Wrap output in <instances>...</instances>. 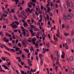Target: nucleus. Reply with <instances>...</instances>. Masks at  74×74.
I'll return each mask as SVG.
<instances>
[{
	"instance_id": "1",
	"label": "nucleus",
	"mask_w": 74,
	"mask_h": 74,
	"mask_svg": "<svg viewBox=\"0 0 74 74\" xmlns=\"http://www.w3.org/2000/svg\"><path fill=\"white\" fill-rule=\"evenodd\" d=\"M2 45L4 47L5 49H7V50L9 51H10V52H11V51H13V52H16L15 49H9L8 48V47H7V46H6L5 45Z\"/></svg>"
},
{
	"instance_id": "2",
	"label": "nucleus",
	"mask_w": 74,
	"mask_h": 74,
	"mask_svg": "<svg viewBox=\"0 0 74 74\" xmlns=\"http://www.w3.org/2000/svg\"><path fill=\"white\" fill-rule=\"evenodd\" d=\"M32 5H33V7H35V6H36L35 3H32V2H30L28 3V7H29V8H31L32 6Z\"/></svg>"
},
{
	"instance_id": "3",
	"label": "nucleus",
	"mask_w": 74,
	"mask_h": 74,
	"mask_svg": "<svg viewBox=\"0 0 74 74\" xmlns=\"http://www.w3.org/2000/svg\"><path fill=\"white\" fill-rule=\"evenodd\" d=\"M73 14L72 13H71L69 14L67 16L66 18L68 19H71L73 17Z\"/></svg>"
},
{
	"instance_id": "4",
	"label": "nucleus",
	"mask_w": 74,
	"mask_h": 74,
	"mask_svg": "<svg viewBox=\"0 0 74 74\" xmlns=\"http://www.w3.org/2000/svg\"><path fill=\"white\" fill-rule=\"evenodd\" d=\"M23 15L24 16H25L26 15V12H25L24 11H23L20 14V15L21 16V17H22L23 18Z\"/></svg>"
},
{
	"instance_id": "5",
	"label": "nucleus",
	"mask_w": 74,
	"mask_h": 74,
	"mask_svg": "<svg viewBox=\"0 0 74 74\" xmlns=\"http://www.w3.org/2000/svg\"><path fill=\"white\" fill-rule=\"evenodd\" d=\"M39 17L40 18V19L38 20V22H42V16L41 14L40 15Z\"/></svg>"
},
{
	"instance_id": "6",
	"label": "nucleus",
	"mask_w": 74,
	"mask_h": 74,
	"mask_svg": "<svg viewBox=\"0 0 74 74\" xmlns=\"http://www.w3.org/2000/svg\"><path fill=\"white\" fill-rule=\"evenodd\" d=\"M67 42L68 44H71V40L69 38H68L67 39Z\"/></svg>"
},
{
	"instance_id": "7",
	"label": "nucleus",
	"mask_w": 74,
	"mask_h": 74,
	"mask_svg": "<svg viewBox=\"0 0 74 74\" xmlns=\"http://www.w3.org/2000/svg\"><path fill=\"white\" fill-rule=\"evenodd\" d=\"M53 37L54 39L56 42H58V38H56L55 36V35H53Z\"/></svg>"
},
{
	"instance_id": "8",
	"label": "nucleus",
	"mask_w": 74,
	"mask_h": 74,
	"mask_svg": "<svg viewBox=\"0 0 74 74\" xmlns=\"http://www.w3.org/2000/svg\"><path fill=\"white\" fill-rule=\"evenodd\" d=\"M66 4L67 7H70V2L69 1L67 0L66 1Z\"/></svg>"
},
{
	"instance_id": "9",
	"label": "nucleus",
	"mask_w": 74,
	"mask_h": 74,
	"mask_svg": "<svg viewBox=\"0 0 74 74\" xmlns=\"http://www.w3.org/2000/svg\"><path fill=\"white\" fill-rule=\"evenodd\" d=\"M49 16H48V15H47V17H45V21L46 22H47V19L48 21H49Z\"/></svg>"
},
{
	"instance_id": "10",
	"label": "nucleus",
	"mask_w": 74,
	"mask_h": 74,
	"mask_svg": "<svg viewBox=\"0 0 74 74\" xmlns=\"http://www.w3.org/2000/svg\"><path fill=\"white\" fill-rule=\"evenodd\" d=\"M48 4L46 5V7L49 8V6H50V2L49 1H47Z\"/></svg>"
},
{
	"instance_id": "11",
	"label": "nucleus",
	"mask_w": 74,
	"mask_h": 74,
	"mask_svg": "<svg viewBox=\"0 0 74 74\" xmlns=\"http://www.w3.org/2000/svg\"><path fill=\"white\" fill-rule=\"evenodd\" d=\"M65 47L66 49H69V46H68L67 43H65Z\"/></svg>"
},
{
	"instance_id": "12",
	"label": "nucleus",
	"mask_w": 74,
	"mask_h": 74,
	"mask_svg": "<svg viewBox=\"0 0 74 74\" xmlns=\"http://www.w3.org/2000/svg\"><path fill=\"white\" fill-rule=\"evenodd\" d=\"M23 25L25 27H28V25L27 24V23H24Z\"/></svg>"
},
{
	"instance_id": "13",
	"label": "nucleus",
	"mask_w": 74,
	"mask_h": 74,
	"mask_svg": "<svg viewBox=\"0 0 74 74\" xmlns=\"http://www.w3.org/2000/svg\"><path fill=\"white\" fill-rule=\"evenodd\" d=\"M39 58H40V60H41L42 59V55L41 54H39Z\"/></svg>"
},
{
	"instance_id": "14",
	"label": "nucleus",
	"mask_w": 74,
	"mask_h": 74,
	"mask_svg": "<svg viewBox=\"0 0 74 74\" xmlns=\"http://www.w3.org/2000/svg\"><path fill=\"white\" fill-rule=\"evenodd\" d=\"M63 18L65 21H66V14H64Z\"/></svg>"
},
{
	"instance_id": "15",
	"label": "nucleus",
	"mask_w": 74,
	"mask_h": 74,
	"mask_svg": "<svg viewBox=\"0 0 74 74\" xmlns=\"http://www.w3.org/2000/svg\"><path fill=\"white\" fill-rule=\"evenodd\" d=\"M71 8H74V6H73V2H71Z\"/></svg>"
},
{
	"instance_id": "16",
	"label": "nucleus",
	"mask_w": 74,
	"mask_h": 74,
	"mask_svg": "<svg viewBox=\"0 0 74 74\" xmlns=\"http://www.w3.org/2000/svg\"><path fill=\"white\" fill-rule=\"evenodd\" d=\"M69 59H70L71 61V62H73V56H70L69 57Z\"/></svg>"
},
{
	"instance_id": "17",
	"label": "nucleus",
	"mask_w": 74,
	"mask_h": 74,
	"mask_svg": "<svg viewBox=\"0 0 74 74\" xmlns=\"http://www.w3.org/2000/svg\"><path fill=\"white\" fill-rule=\"evenodd\" d=\"M44 60L41 59L40 60V64L41 65H42L44 63Z\"/></svg>"
},
{
	"instance_id": "18",
	"label": "nucleus",
	"mask_w": 74,
	"mask_h": 74,
	"mask_svg": "<svg viewBox=\"0 0 74 74\" xmlns=\"http://www.w3.org/2000/svg\"><path fill=\"white\" fill-rule=\"evenodd\" d=\"M17 26H16V24H14L13 26L12 27V29H15V28H17Z\"/></svg>"
},
{
	"instance_id": "19",
	"label": "nucleus",
	"mask_w": 74,
	"mask_h": 74,
	"mask_svg": "<svg viewBox=\"0 0 74 74\" xmlns=\"http://www.w3.org/2000/svg\"><path fill=\"white\" fill-rule=\"evenodd\" d=\"M2 69V67H1V65H0V71L1 72H2V71H3V72H5V71L3 70H1Z\"/></svg>"
},
{
	"instance_id": "20",
	"label": "nucleus",
	"mask_w": 74,
	"mask_h": 74,
	"mask_svg": "<svg viewBox=\"0 0 74 74\" xmlns=\"http://www.w3.org/2000/svg\"><path fill=\"white\" fill-rule=\"evenodd\" d=\"M3 66L4 67L5 69H6V70H7V69H8V70H9V69H8V68L7 67V66H5V65H3Z\"/></svg>"
},
{
	"instance_id": "21",
	"label": "nucleus",
	"mask_w": 74,
	"mask_h": 74,
	"mask_svg": "<svg viewBox=\"0 0 74 74\" xmlns=\"http://www.w3.org/2000/svg\"><path fill=\"white\" fill-rule=\"evenodd\" d=\"M38 31V29L37 28V27H35L34 28V32H37V31Z\"/></svg>"
},
{
	"instance_id": "22",
	"label": "nucleus",
	"mask_w": 74,
	"mask_h": 74,
	"mask_svg": "<svg viewBox=\"0 0 74 74\" xmlns=\"http://www.w3.org/2000/svg\"><path fill=\"white\" fill-rule=\"evenodd\" d=\"M55 53H56V55L57 56H59V53H58V51L57 50H56L55 51Z\"/></svg>"
},
{
	"instance_id": "23",
	"label": "nucleus",
	"mask_w": 74,
	"mask_h": 74,
	"mask_svg": "<svg viewBox=\"0 0 74 74\" xmlns=\"http://www.w3.org/2000/svg\"><path fill=\"white\" fill-rule=\"evenodd\" d=\"M0 35H1V37H3L4 36V35L3 33V32H0Z\"/></svg>"
},
{
	"instance_id": "24",
	"label": "nucleus",
	"mask_w": 74,
	"mask_h": 74,
	"mask_svg": "<svg viewBox=\"0 0 74 74\" xmlns=\"http://www.w3.org/2000/svg\"><path fill=\"white\" fill-rule=\"evenodd\" d=\"M27 61H28V64L30 63H32V61L31 60L29 59H28L27 60Z\"/></svg>"
},
{
	"instance_id": "25",
	"label": "nucleus",
	"mask_w": 74,
	"mask_h": 74,
	"mask_svg": "<svg viewBox=\"0 0 74 74\" xmlns=\"http://www.w3.org/2000/svg\"><path fill=\"white\" fill-rule=\"evenodd\" d=\"M32 42H34L36 41V38L34 37L32 38Z\"/></svg>"
},
{
	"instance_id": "26",
	"label": "nucleus",
	"mask_w": 74,
	"mask_h": 74,
	"mask_svg": "<svg viewBox=\"0 0 74 74\" xmlns=\"http://www.w3.org/2000/svg\"><path fill=\"white\" fill-rule=\"evenodd\" d=\"M64 35L65 36H68L70 35V34L67 33H64Z\"/></svg>"
},
{
	"instance_id": "27",
	"label": "nucleus",
	"mask_w": 74,
	"mask_h": 74,
	"mask_svg": "<svg viewBox=\"0 0 74 74\" xmlns=\"http://www.w3.org/2000/svg\"><path fill=\"white\" fill-rule=\"evenodd\" d=\"M51 10V8L50 7L48 8L47 9V11L48 12H50Z\"/></svg>"
},
{
	"instance_id": "28",
	"label": "nucleus",
	"mask_w": 74,
	"mask_h": 74,
	"mask_svg": "<svg viewBox=\"0 0 74 74\" xmlns=\"http://www.w3.org/2000/svg\"><path fill=\"white\" fill-rule=\"evenodd\" d=\"M22 51H20V53H16L17 55H20L21 54H22Z\"/></svg>"
},
{
	"instance_id": "29",
	"label": "nucleus",
	"mask_w": 74,
	"mask_h": 74,
	"mask_svg": "<svg viewBox=\"0 0 74 74\" xmlns=\"http://www.w3.org/2000/svg\"><path fill=\"white\" fill-rule=\"evenodd\" d=\"M28 65L29 67H31L32 66H33V64H32L31 63H29L28 64Z\"/></svg>"
},
{
	"instance_id": "30",
	"label": "nucleus",
	"mask_w": 74,
	"mask_h": 74,
	"mask_svg": "<svg viewBox=\"0 0 74 74\" xmlns=\"http://www.w3.org/2000/svg\"><path fill=\"white\" fill-rule=\"evenodd\" d=\"M15 1L16 2V5H17L18 4V3L19 2V0H15Z\"/></svg>"
},
{
	"instance_id": "31",
	"label": "nucleus",
	"mask_w": 74,
	"mask_h": 74,
	"mask_svg": "<svg viewBox=\"0 0 74 74\" xmlns=\"http://www.w3.org/2000/svg\"><path fill=\"white\" fill-rule=\"evenodd\" d=\"M55 69L56 70V71L57 72L58 71V66H56L55 67Z\"/></svg>"
},
{
	"instance_id": "32",
	"label": "nucleus",
	"mask_w": 74,
	"mask_h": 74,
	"mask_svg": "<svg viewBox=\"0 0 74 74\" xmlns=\"http://www.w3.org/2000/svg\"><path fill=\"white\" fill-rule=\"evenodd\" d=\"M23 46L24 47H26V44H25V42H23Z\"/></svg>"
},
{
	"instance_id": "33",
	"label": "nucleus",
	"mask_w": 74,
	"mask_h": 74,
	"mask_svg": "<svg viewBox=\"0 0 74 74\" xmlns=\"http://www.w3.org/2000/svg\"><path fill=\"white\" fill-rule=\"evenodd\" d=\"M57 56V61H58L59 60V59H60L59 56V55Z\"/></svg>"
},
{
	"instance_id": "34",
	"label": "nucleus",
	"mask_w": 74,
	"mask_h": 74,
	"mask_svg": "<svg viewBox=\"0 0 74 74\" xmlns=\"http://www.w3.org/2000/svg\"><path fill=\"white\" fill-rule=\"evenodd\" d=\"M74 35V31L73 30H72L71 32V36H73Z\"/></svg>"
},
{
	"instance_id": "35",
	"label": "nucleus",
	"mask_w": 74,
	"mask_h": 74,
	"mask_svg": "<svg viewBox=\"0 0 74 74\" xmlns=\"http://www.w3.org/2000/svg\"><path fill=\"white\" fill-rule=\"evenodd\" d=\"M47 48H49L50 46H49V43H48L47 44Z\"/></svg>"
},
{
	"instance_id": "36",
	"label": "nucleus",
	"mask_w": 74,
	"mask_h": 74,
	"mask_svg": "<svg viewBox=\"0 0 74 74\" xmlns=\"http://www.w3.org/2000/svg\"><path fill=\"white\" fill-rule=\"evenodd\" d=\"M1 59L2 60H4V61H5L6 60V58L4 57H2L1 58Z\"/></svg>"
},
{
	"instance_id": "37",
	"label": "nucleus",
	"mask_w": 74,
	"mask_h": 74,
	"mask_svg": "<svg viewBox=\"0 0 74 74\" xmlns=\"http://www.w3.org/2000/svg\"><path fill=\"white\" fill-rule=\"evenodd\" d=\"M36 27L35 26H34L33 25H32L31 26V27L32 29H33V28H34Z\"/></svg>"
},
{
	"instance_id": "38",
	"label": "nucleus",
	"mask_w": 74,
	"mask_h": 74,
	"mask_svg": "<svg viewBox=\"0 0 74 74\" xmlns=\"http://www.w3.org/2000/svg\"><path fill=\"white\" fill-rule=\"evenodd\" d=\"M15 23L16 24H17V25H19V23L18 21H15Z\"/></svg>"
},
{
	"instance_id": "39",
	"label": "nucleus",
	"mask_w": 74,
	"mask_h": 74,
	"mask_svg": "<svg viewBox=\"0 0 74 74\" xmlns=\"http://www.w3.org/2000/svg\"><path fill=\"white\" fill-rule=\"evenodd\" d=\"M64 27H65V26H64V25L63 24H62V29H64Z\"/></svg>"
},
{
	"instance_id": "40",
	"label": "nucleus",
	"mask_w": 74,
	"mask_h": 74,
	"mask_svg": "<svg viewBox=\"0 0 74 74\" xmlns=\"http://www.w3.org/2000/svg\"><path fill=\"white\" fill-rule=\"evenodd\" d=\"M31 72H33V69H31V70L29 72V74H32V73Z\"/></svg>"
},
{
	"instance_id": "41",
	"label": "nucleus",
	"mask_w": 74,
	"mask_h": 74,
	"mask_svg": "<svg viewBox=\"0 0 74 74\" xmlns=\"http://www.w3.org/2000/svg\"><path fill=\"white\" fill-rule=\"evenodd\" d=\"M18 47H21L22 45H21V43H19L18 44Z\"/></svg>"
},
{
	"instance_id": "42",
	"label": "nucleus",
	"mask_w": 74,
	"mask_h": 74,
	"mask_svg": "<svg viewBox=\"0 0 74 74\" xmlns=\"http://www.w3.org/2000/svg\"><path fill=\"white\" fill-rule=\"evenodd\" d=\"M14 25V22L10 24V26L12 27Z\"/></svg>"
},
{
	"instance_id": "43",
	"label": "nucleus",
	"mask_w": 74,
	"mask_h": 74,
	"mask_svg": "<svg viewBox=\"0 0 74 74\" xmlns=\"http://www.w3.org/2000/svg\"><path fill=\"white\" fill-rule=\"evenodd\" d=\"M15 49L16 51H19V50H20V48H16Z\"/></svg>"
},
{
	"instance_id": "44",
	"label": "nucleus",
	"mask_w": 74,
	"mask_h": 74,
	"mask_svg": "<svg viewBox=\"0 0 74 74\" xmlns=\"http://www.w3.org/2000/svg\"><path fill=\"white\" fill-rule=\"evenodd\" d=\"M29 32H30V33H31V34L33 33V30L32 29H30Z\"/></svg>"
},
{
	"instance_id": "45",
	"label": "nucleus",
	"mask_w": 74,
	"mask_h": 74,
	"mask_svg": "<svg viewBox=\"0 0 74 74\" xmlns=\"http://www.w3.org/2000/svg\"><path fill=\"white\" fill-rule=\"evenodd\" d=\"M26 37H29V33H27V34H26Z\"/></svg>"
},
{
	"instance_id": "46",
	"label": "nucleus",
	"mask_w": 74,
	"mask_h": 74,
	"mask_svg": "<svg viewBox=\"0 0 74 74\" xmlns=\"http://www.w3.org/2000/svg\"><path fill=\"white\" fill-rule=\"evenodd\" d=\"M3 40L4 41H5V40H7V38L6 37H4L3 39Z\"/></svg>"
},
{
	"instance_id": "47",
	"label": "nucleus",
	"mask_w": 74,
	"mask_h": 74,
	"mask_svg": "<svg viewBox=\"0 0 74 74\" xmlns=\"http://www.w3.org/2000/svg\"><path fill=\"white\" fill-rule=\"evenodd\" d=\"M21 73L22 74H25V72L23 71H21Z\"/></svg>"
},
{
	"instance_id": "48",
	"label": "nucleus",
	"mask_w": 74,
	"mask_h": 74,
	"mask_svg": "<svg viewBox=\"0 0 74 74\" xmlns=\"http://www.w3.org/2000/svg\"><path fill=\"white\" fill-rule=\"evenodd\" d=\"M65 56H63V55H62L61 58H62V59H64L65 58V57H64Z\"/></svg>"
},
{
	"instance_id": "49",
	"label": "nucleus",
	"mask_w": 74,
	"mask_h": 74,
	"mask_svg": "<svg viewBox=\"0 0 74 74\" xmlns=\"http://www.w3.org/2000/svg\"><path fill=\"white\" fill-rule=\"evenodd\" d=\"M40 22H38L37 23V25H38V26H41V25H40Z\"/></svg>"
},
{
	"instance_id": "50",
	"label": "nucleus",
	"mask_w": 74,
	"mask_h": 74,
	"mask_svg": "<svg viewBox=\"0 0 74 74\" xmlns=\"http://www.w3.org/2000/svg\"><path fill=\"white\" fill-rule=\"evenodd\" d=\"M51 56L52 59V60H53V56L52 55H51Z\"/></svg>"
},
{
	"instance_id": "51",
	"label": "nucleus",
	"mask_w": 74,
	"mask_h": 74,
	"mask_svg": "<svg viewBox=\"0 0 74 74\" xmlns=\"http://www.w3.org/2000/svg\"><path fill=\"white\" fill-rule=\"evenodd\" d=\"M36 58L37 62L38 61V57L37 56H36Z\"/></svg>"
},
{
	"instance_id": "52",
	"label": "nucleus",
	"mask_w": 74,
	"mask_h": 74,
	"mask_svg": "<svg viewBox=\"0 0 74 74\" xmlns=\"http://www.w3.org/2000/svg\"><path fill=\"white\" fill-rule=\"evenodd\" d=\"M62 55H63L64 56H65V53H64V52L62 51Z\"/></svg>"
},
{
	"instance_id": "53",
	"label": "nucleus",
	"mask_w": 74,
	"mask_h": 74,
	"mask_svg": "<svg viewBox=\"0 0 74 74\" xmlns=\"http://www.w3.org/2000/svg\"><path fill=\"white\" fill-rule=\"evenodd\" d=\"M5 35H6V36H8L9 33H7V32H6L5 33Z\"/></svg>"
},
{
	"instance_id": "54",
	"label": "nucleus",
	"mask_w": 74,
	"mask_h": 74,
	"mask_svg": "<svg viewBox=\"0 0 74 74\" xmlns=\"http://www.w3.org/2000/svg\"><path fill=\"white\" fill-rule=\"evenodd\" d=\"M58 61H57L56 64H59V65H60V64H59V62H58Z\"/></svg>"
},
{
	"instance_id": "55",
	"label": "nucleus",
	"mask_w": 74,
	"mask_h": 74,
	"mask_svg": "<svg viewBox=\"0 0 74 74\" xmlns=\"http://www.w3.org/2000/svg\"><path fill=\"white\" fill-rule=\"evenodd\" d=\"M4 13H5L6 14H8V12L6 11H4Z\"/></svg>"
},
{
	"instance_id": "56",
	"label": "nucleus",
	"mask_w": 74,
	"mask_h": 74,
	"mask_svg": "<svg viewBox=\"0 0 74 74\" xmlns=\"http://www.w3.org/2000/svg\"><path fill=\"white\" fill-rule=\"evenodd\" d=\"M14 18L15 20H17V18H16V16L15 15L14 16Z\"/></svg>"
},
{
	"instance_id": "57",
	"label": "nucleus",
	"mask_w": 74,
	"mask_h": 74,
	"mask_svg": "<svg viewBox=\"0 0 74 74\" xmlns=\"http://www.w3.org/2000/svg\"><path fill=\"white\" fill-rule=\"evenodd\" d=\"M13 48H16V46L15 45H14L13 46Z\"/></svg>"
},
{
	"instance_id": "58",
	"label": "nucleus",
	"mask_w": 74,
	"mask_h": 74,
	"mask_svg": "<svg viewBox=\"0 0 74 74\" xmlns=\"http://www.w3.org/2000/svg\"><path fill=\"white\" fill-rule=\"evenodd\" d=\"M5 15V14H4V13H3V15H1V17L3 18V17Z\"/></svg>"
},
{
	"instance_id": "59",
	"label": "nucleus",
	"mask_w": 74,
	"mask_h": 74,
	"mask_svg": "<svg viewBox=\"0 0 74 74\" xmlns=\"http://www.w3.org/2000/svg\"><path fill=\"white\" fill-rule=\"evenodd\" d=\"M38 12L39 14H42V12H41V11H40V10Z\"/></svg>"
},
{
	"instance_id": "60",
	"label": "nucleus",
	"mask_w": 74,
	"mask_h": 74,
	"mask_svg": "<svg viewBox=\"0 0 74 74\" xmlns=\"http://www.w3.org/2000/svg\"><path fill=\"white\" fill-rule=\"evenodd\" d=\"M12 12H13V13H15V11H14V10L13 9H12L11 10Z\"/></svg>"
},
{
	"instance_id": "61",
	"label": "nucleus",
	"mask_w": 74,
	"mask_h": 74,
	"mask_svg": "<svg viewBox=\"0 0 74 74\" xmlns=\"http://www.w3.org/2000/svg\"><path fill=\"white\" fill-rule=\"evenodd\" d=\"M3 29H6V25H3Z\"/></svg>"
},
{
	"instance_id": "62",
	"label": "nucleus",
	"mask_w": 74,
	"mask_h": 74,
	"mask_svg": "<svg viewBox=\"0 0 74 74\" xmlns=\"http://www.w3.org/2000/svg\"><path fill=\"white\" fill-rule=\"evenodd\" d=\"M16 73H17V74H20V73H19V72H18V71H17V70H16Z\"/></svg>"
},
{
	"instance_id": "63",
	"label": "nucleus",
	"mask_w": 74,
	"mask_h": 74,
	"mask_svg": "<svg viewBox=\"0 0 74 74\" xmlns=\"http://www.w3.org/2000/svg\"><path fill=\"white\" fill-rule=\"evenodd\" d=\"M5 42H9V40H8V39H7L5 41Z\"/></svg>"
},
{
	"instance_id": "64",
	"label": "nucleus",
	"mask_w": 74,
	"mask_h": 74,
	"mask_svg": "<svg viewBox=\"0 0 74 74\" xmlns=\"http://www.w3.org/2000/svg\"><path fill=\"white\" fill-rule=\"evenodd\" d=\"M35 14H36L37 15H38V16L39 15V14H38V12H35Z\"/></svg>"
}]
</instances>
